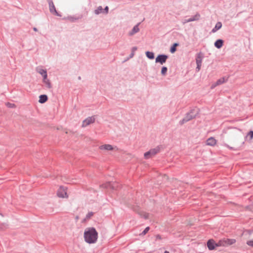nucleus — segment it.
Returning <instances> with one entry per match:
<instances>
[{
	"mask_svg": "<svg viewBox=\"0 0 253 253\" xmlns=\"http://www.w3.org/2000/svg\"><path fill=\"white\" fill-rule=\"evenodd\" d=\"M199 113V110L197 108H193L187 112L184 117L179 122V125L182 126L185 123L196 118Z\"/></svg>",
	"mask_w": 253,
	"mask_h": 253,
	"instance_id": "1",
	"label": "nucleus"
},
{
	"mask_svg": "<svg viewBox=\"0 0 253 253\" xmlns=\"http://www.w3.org/2000/svg\"><path fill=\"white\" fill-rule=\"evenodd\" d=\"M48 4H49V7L50 6H51L52 5H54L52 0H48Z\"/></svg>",
	"mask_w": 253,
	"mask_h": 253,
	"instance_id": "36",
	"label": "nucleus"
},
{
	"mask_svg": "<svg viewBox=\"0 0 253 253\" xmlns=\"http://www.w3.org/2000/svg\"><path fill=\"white\" fill-rule=\"evenodd\" d=\"M216 140L212 137H211L207 140V144L209 146H214L216 144Z\"/></svg>",
	"mask_w": 253,
	"mask_h": 253,
	"instance_id": "16",
	"label": "nucleus"
},
{
	"mask_svg": "<svg viewBox=\"0 0 253 253\" xmlns=\"http://www.w3.org/2000/svg\"><path fill=\"white\" fill-rule=\"evenodd\" d=\"M100 187L103 188L117 190L119 187V184L116 182H108L100 185Z\"/></svg>",
	"mask_w": 253,
	"mask_h": 253,
	"instance_id": "5",
	"label": "nucleus"
},
{
	"mask_svg": "<svg viewBox=\"0 0 253 253\" xmlns=\"http://www.w3.org/2000/svg\"><path fill=\"white\" fill-rule=\"evenodd\" d=\"M223 41L221 39L217 40L214 43L215 47L218 49L220 48L223 46Z\"/></svg>",
	"mask_w": 253,
	"mask_h": 253,
	"instance_id": "17",
	"label": "nucleus"
},
{
	"mask_svg": "<svg viewBox=\"0 0 253 253\" xmlns=\"http://www.w3.org/2000/svg\"><path fill=\"white\" fill-rule=\"evenodd\" d=\"M49 11L52 14L57 16L61 17V15L56 10L54 5H52L49 7Z\"/></svg>",
	"mask_w": 253,
	"mask_h": 253,
	"instance_id": "15",
	"label": "nucleus"
},
{
	"mask_svg": "<svg viewBox=\"0 0 253 253\" xmlns=\"http://www.w3.org/2000/svg\"><path fill=\"white\" fill-rule=\"evenodd\" d=\"M200 17V14L199 13H197L196 15L193 16L191 18L187 19L184 20L182 21V24H185L188 22L198 20L199 19Z\"/></svg>",
	"mask_w": 253,
	"mask_h": 253,
	"instance_id": "10",
	"label": "nucleus"
},
{
	"mask_svg": "<svg viewBox=\"0 0 253 253\" xmlns=\"http://www.w3.org/2000/svg\"><path fill=\"white\" fill-rule=\"evenodd\" d=\"M168 68L167 67L163 66L161 69V74L163 76H165L167 74Z\"/></svg>",
	"mask_w": 253,
	"mask_h": 253,
	"instance_id": "26",
	"label": "nucleus"
},
{
	"mask_svg": "<svg viewBox=\"0 0 253 253\" xmlns=\"http://www.w3.org/2000/svg\"><path fill=\"white\" fill-rule=\"evenodd\" d=\"M228 77H222L219 79L216 82V85H220L228 81Z\"/></svg>",
	"mask_w": 253,
	"mask_h": 253,
	"instance_id": "21",
	"label": "nucleus"
},
{
	"mask_svg": "<svg viewBox=\"0 0 253 253\" xmlns=\"http://www.w3.org/2000/svg\"><path fill=\"white\" fill-rule=\"evenodd\" d=\"M139 24L140 23H139L133 27L132 29L128 33L129 36H132L139 31V28L138 27Z\"/></svg>",
	"mask_w": 253,
	"mask_h": 253,
	"instance_id": "12",
	"label": "nucleus"
},
{
	"mask_svg": "<svg viewBox=\"0 0 253 253\" xmlns=\"http://www.w3.org/2000/svg\"><path fill=\"white\" fill-rule=\"evenodd\" d=\"M2 217H3L1 213H0V218ZM6 226H7V225L5 224V223H1L0 222V231L3 230L5 228H6Z\"/></svg>",
	"mask_w": 253,
	"mask_h": 253,
	"instance_id": "25",
	"label": "nucleus"
},
{
	"mask_svg": "<svg viewBox=\"0 0 253 253\" xmlns=\"http://www.w3.org/2000/svg\"><path fill=\"white\" fill-rule=\"evenodd\" d=\"M248 136H250V140H251L253 138V131L250 130L248 133Z\"/></svg>",
	"mask_w": 253,
	"mask_h": 253,
	"instance_id": "29",
	"label": "nucleus"
},
{
	"mask_svg": "<svg viewBox=\"0 0 253 253\" xmlns=\"http://www.w3.org/2000/svg\"><path fill=\"white\" fill-rule=\"evenodd\" d=\"M36 71L41 75H43L47 72L46 70L43 69L42 66L37 67L36 68Z\"/></svg>",
	"mask_w": 253,
	"mask_h": 253,
	"instance_id": "18",
	"label": "nucleus"
},
{
	"mask_svg": "<svg viewBox=\"0 0 253 253\" xmlns=\"http://www.w3.org/2000/svg\"><path fill=\"white\" fill-rule=\"evenodd\" d=\"M94 122H95V116H92L90 117H88L83 122L82 126L85 127L87 126L90 124L91 123H92Z\"/></svg>",
	"mask_w": 253,
	"mask_h": 253,
	"instance_id": "7",
	"label": "nucleus"
},
{
	"mask_svg": "<svg viewBox=\"0 0 253 253\" xmlns=\"http://www.w3.org/2000/svg\"><path fill=\"white\" fill-rule=\"evenodd\" d=\"M168 57V56L166 54H159L156 58L155 62L163 65L166 63Z\"/></svg>",
	"mask_w": 253,
	"mask_h": 253,
	"instance_id": "6",
	"label": "nucleus"
},
{
	"mask_svg": "<svg viewBox=\"0 0 253 253\" xmlns=\"http://www.w3.org/2000/svg\"><path fill=\"white\" fill-rule=\"evenodd\" d=\"M207 247L209 250H213L215 249V247H218L217 243H215L213 240L210 239L207 242Z\"/></svg>",
	"mask_w": 253,
	"mask_h": 253,
	"instance_id": "11",
	"label": "nucleus"
},
{
	"mask_svg": "<svg viewBox=\"0 0 253 253\" xmlns=\"http://www.w3.org/2000/svg\"><path fill=\"white\" fill-rule=\"evenodd\" d=\"M164 253H169V251H165L164 252Z\"/></svg>",
	"mask_w": 253,
	"mask_h": 253,
	"instance_id": "41",
	"label": "nucleus"
},
{
	"mask_svg": "<svg viewBox=\"0 0 253 253\" xmlns=\"http://www.w3.org/2000/svg\"><path fill=\"white\" fill-rule=\"evenodd\" d=\"M94 214L92 211L89 212L85 216V217L83 219L82 222L85 223L87 220H88Z\"/></svg>",
	"mask_w": 253,
	"mask_h": 253,
	"instance_id": "22",
	"label": "nucleus"
},
{
	"mask_svg": "<svg viewBox=\"0 0 253 253\" xmlns=\"http://www.w3.org/2000/svg\"><path fill=\"white\" fill-rule=\"evenodd\" d=\"M137 48L136 46H134L131 48V53L129 55V57L127 58L123 62H125L127 60H129L130 58H132L134 55V53L135 51L137 50Z\"/></svg>",
	"mask_w": 253,
	"mask_h": 253,
	"instance_id": "23",
	"label": "nucleus"
},
{
	"mask_svg": "<svg viewBox=\"0 0 253 253\" xmlns=\"http://www.w3.org/2000/svg\"><path fill=\"white\" fill-rule=\"evenodd\" d=\"M150 228L149 227H147L141 233V235H145L149 230Z\"/></svg>",
	"mask_w": 253,
	"mask_h": 253,
	"instance_id": "31",
	"label": "nucleus"
},
{
	"mask_svg": "<svg viewBox=\"0 0 253 253\" xmlns=\"http://www.w3.org/2000/svg\"><path fill=\"white\" fill-rule=\"evenodd\" d=\"M95 234H96V241L97 239V236H98V233L96 231Z\"/></svg>",
	"mask_w": 253,
	"mask_h": 253,
	"instance_id": "39",
	"label": "nucleus"
},
{
	"mask_svg": "<svg viewBox=\"0 0 253 253\" xmlns=\"http://www.w3.org/2000/svg\"><path fill=\"white\" fill-rule=\"evenodd\" d=\"M236 242V240L234 239H226L224 238L219 240L217 243V246L220 247H227L229 245H233Z\"/></svg>",
	"mask_w": 253,
	"mask_h": 253,
	"instance_id": "3",
	"label": "nucleus"
},
{
	"mask_svg": "<svg viewBox=\"0 0 253 253\" xmlns=\"http://www.w3.org/2000/svg\"><path fill=\"white\" fill-rule=\"evenodd\" d=\"M47 100H48V96L47 95L42 94V95H40L39 96V103H40L41 104H43V103H44L45 102H46Z\"/></svg>",
	"mask_w": 253,
	"mask_h": 253,
	"instance_id": "14",
	"label": "nucleus"
},
{
	"mask_svg": "<svg viewBox=\"0 0 253 253\" xmlns=\"http://www.w3.org/2000/svg\"><path fill=\"white\" fill-rule=\"evenodd\" d=\"M196 64H197V67L196 68V71L197 72H198L201 69L202 64L196 63Z\"/></svg>",
	"mask_w": 253,
	"mask_h": 253,
	"instance_id": "30",
	"label": "nucleus"
},
{
	"mask_svg": "<svg viewBox=\"0 0 253 253\" xmlns=\"http://www.w3.org/2000/svg\"><path fill=\"white\" fill-rule=\"evenodd\" d=\"M203 58L204 55L201 52H200L198 53H197L196 56V63L202 64Z\"/></svg>",
	"mask_w": 253,
	"mask_h": 253,
	"instance_id": "13",
	"label": "nucleus"
},
{
	"mask_svg": "<svg viewBox=\"0 0 253 253\" xmlns=\"http://www.w3.org/2000/svg\"><path fill=\"white\" fill-rule=\"evenodd\" d=\"M146 56L147 57L150 59H153L155 57L154 53L151 51H146L145 52Z\"/></svg>",
	"mask_w": 253,
	"mask_h": 253,
	"instance_id": "24",
	"label": "nucleus"
},
{
	"mask_svg": "<svg viewBox=\"0 0 253 253\" xmlns=\"http://www.w3.org/2000/svg\"><path fill=\"white\" fill-rule=\"evenodd\" d=\"M84 241L88 244L95 243V227L87 228L84 232Z\"/></svg>",
	"mask_w": 253,
	"mask_h": 253,
	"instance_id": "2",
	"label": "nucleus"
},
{
	"mask_svg": "<svg viewBox=\"0 0 253 253\" xmlns=\"http://www.w3.org/2000/svg\"><path fill=\"white\" fill-rule=\"evenodd\" d=\"M101 150H113V146L110 144H105L101 145L99 147Z\"/></svg>",
	"mask_w": 253,
	"mask_h": 253,
	"instance_id": "19",
	"label": "nucleus"
},
{
	"mask_svg": "<svg viewBox=\"0 0 253 253\" xmlns=\"http://www.w3.org/2000/svg\"><path fill=\"white\" fill-rule=\"evenodd\" d=\"M6 106L9 108H13L14 106H15V105L14 104L8 102L6 104Z\"/></svg>",
	"mask_w": 253,
	"mask_h": 253,
	"instance_id": "35",
	"label": "nucleus"
},
{
	"mask_svg": "<svg viewBox=\"0 0 253 253\" xmlns=\"http://www.w3.org/2000/svg\"><path fill=\"white\" fill-rule=\"evenodd\" d=\"M33 30H34V31H36V32H37L38 31V29L37 28H36V27H34L33 28Z\"/></svg>",
	"mask_w": 253,
	"mask_h": 253,
	"instance_id": "40",
	"label": "nucleus"
},
{
	"mask_svg": "<svg viewBox=\"0 0 253 253\" xmlns=\"http://www.w3.org/2000/svg\"><path fill=\"white\" fill-rule=\"evenodd\" d=\"M42 77L43 78L42 81H45L46 80H47L48 79H47V72L45 73L44 74L42 75Z\"/></svg>",
	"mask_w": 253,
	"mask_h": 253,
	"instance_id": "32",
	"label": "nucleus"
},
{
	"mask_svg": "<svg viewBox=\"0 0 253 253\" xmlns=\"http://www.w3.org/2000/svg\"><path fill=\"white\" fill-rule=\"evenodd\" d=\"M156 239H159V240H160V239H162L161 235H159V234H158V235H156Z\"/></svg>",
	"mask_w": 253,
	"mask_h": 253,
	"instance_id": "37",
	"label": "nucleus"
},
{
	"mask_svg": "<svg viewBox=\"0 0 253 253\" xmlns=\"http://www.w3.org/2000/svg\"><path fill=\"white\" fill-rule=\"evenodd\" d=\"M109 11V7L108 6H106L103 9L101 6H98L96 9V14H99L100 13H103L105 14H108Z\"/></svg>",
	"mask_w": 253,
	"mask_h": 253,
	"instance_id": "9",
	"label": "nucleus"
},
{
	"mask_svg": "<svg viewBox=\"0 0 253 253\" xmlns=\"http://www.w3.org/2000/svg\"><path fill=\"white\" fill-rule=\"evenodd\" d=\"M80 18L79 17L77 16H70L68 17V19L71 21V22H75L77 20H78Z\"/></svg>",
	"mask_w": 253,
	"mask_h": 253,
	"instance_id": "28",
	"label": "nucleus"
},
{
	"mask_svg": "<svg viewBox=\"0 0 253 253\" xmlns=\"http://www.w3.org/2000/svg\"><path fill=\"white\" fill-rule=\"evenodd\" d=\"M222 27V23L221 22H217L214 27L212 29V33H215L217 31L219 30Z\"/></svg>",
	"mask_w": 253,
	"mask_h": 253,
	"instance_id": "20",
	"label": "nucleus"
},
{
	"mask_svg": "<svg viewBox=\"0 0 253 253\" xmlns=\"http://www.w3.org/2000/svg\"><path fill=\"white\" fill-rule=\"evenodd\" d=\"M247 244L249 246L253 247V240L247 241Z\"/></svg>",
	"mask_w": 253,
	"mask_h": 253,
	"instance_id": "33",
	"label": "nucleus"
},
{
	"mask_svg": "<svg viewBox=\"0 0 253 253\" xmlns=\"http://www.w3.org/2000/svg\"><path fill=\"white\" fill-rule=\"evenodd\" d=\"M176 50V48L173 46H172L170 48V51L172 53L175 52Z\"/></svg>",
	"mask_w": 253,
	"mask_h": 253,
	"instance_id": "34",
	"label": "nucleus"
},
{
	"mask_svg": "<svg viewBox=\"0 0 253 253\" xmlns=\"http://www.w3.org/2000/svg\"><path fill=\"white\" fill-rule=\"evenodd\" d=\"M42 82L44 84H46V87H47L48 88H50L52 87L50 81L48 79H47L45 81Z\"/></svg>",
	"mask_w": 253,
	"mask_h": 253,
	"instance_id": "27",
	"label": "nucleus"
},
{
	"mask_svg": "<svg viewBox=\"0 0 253 253\" xmlns=\"http://www.w3.org/2000/svg\"><path fill=\"white\" fill-rule=\"evenodd\" d=\"M178 43H174L172 45V46H174L175 48H176V47L177 46H178Z\"/></svg>",
	"mask_w": 253,
	"mask_h": 253,
	"instance_id": "38",
	"label": "nucleus"
},
{
	"mask_svg": "<svg viewBox=\"0 0 253 253\" xmlns=\"http://www.w3.org/2000/svg\"><path fill=\"white\" fill-rule=\"evenodd\" d=\"M160 150V147L157 146L156 148L151 149L149 151L145 152L144 154V157L145 159H150L155 155H156L159 152Z\"/></svg>",
	"mask_w": 253,
	"mask_h": 253,
	"instance_id": "4",
	"label": "nucleus"
},
{
	"mask_svg": "<svg viewBox=\"0 0 253 253\" xmlns=\"http://www.w3.org/2000/svg\"><path fill=\"white\" fill-rule=\"evenodd\" d=\"M57 195L59 198H65L68 197L66 190L61 186L57 190Z\"/></svg>",
	"mask_w": 253,
	"mask_h": 253,
	"instance_id": "8",
	"label": "nucleus"
}]
</instances>
